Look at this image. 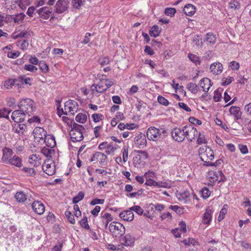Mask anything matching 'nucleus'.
<instances>
[{
    "label": "nucleus",
    "instance_id": "f257e3e1",
    "mask_svg": "<svg viewBox=\"0 0 251 251\" xmlns=\"http://www.w3.org/2000/svg\"><path fill=\"white\" fill-rule=\"evenodd\" d=\"M199 154L201 160L204 163V165L206 166H215L216 163L210 162L214 158V154L213 150L206 146L200 148Z\"/></svg>",
    "mask_w": 251,
    "mask_h": 251
},
{
    "label": "nucleus",
    "instance_id": "f03ea898",
    "mask_svg": "<svg viewBox=\"0 0 251 251\" xmlns=\"http://www.w3.org/2000/svg\"><path fill=\"white\" fill-rule=\"evenodd\" d=\"M78 104L76 101L73 100H69L65 103L64 109H59L57 107L58 115L60 117L61 115H74L78 110Z\"/></svg>",
    "mask_w": 251,
    "mask_h": 251
},
{
    "label": "nucleus",
    "instance_id": "7ed1b4c3",
    "mask_svg": "<svg viewBox=\"0 0 251 251\" xmlns=\"http://www.w3.org/2000/svg\"><path fill=\"white\" fill-rule=\"evenodd\" d=\"M166 136H167V132L163 128L160 129L154 126H151L149 127L147 131V136L150 140L156 141L160 139H163Z\"/></svg>",
    "mask_w": 251,
    "mask_h": 251
},
{
    "label": "nucleus",
    "instance_id": "20e7f679",
    "mask_svg": "<svg viewBox=\"0 0 251 251\" xmlns=\"http://www.w3.org/2000/svg\"><path fill=\"white\" fill-rule=\"evenodd\" d=\"M84 131L85 128L83 126L76 123L73 124L70 131V136L72 142H79L82 140L83 133Z\"/></svg>",
    "mask_w": 251,
    "mask_h": 251
},
{
    "label": "nucleus",
    "instance_id": "39448f33",
    "mask_svg": "<svg viewBox=\"0 0 251 251\" xmlns=\"http://www.w3.org/2000/svg\"><path fill=\"white\" fill-rule=\"evenodd\" d=\"M109 228L112 236L115 237H120L125 233V227L120 223L111 222L109 225Z\"/></svg>",
    "mask_w": 251,
    "mask_h": 251
},
{
    "label": "nucleus",
    "instance_id": "423d86ee",
    "mask_svg": "<svg viewBox=\"0 0 251 251\" xmlns=\"http://www.w3.org/2000/svg\"><path fill=\"white\" fill-rule=\"evenodd\" d=\"M19 107L22 111L28 115L31 114L35 109L34 101L29 99L22 100L19 104Z\"/></svg>",
    "mask_w": 251,
    "mask_h": 251
},
{
    "label": "nucleus",
    "instance_id": "0eeeda50",
    "mask_svg": "<svg viewBox=\"0 0 251 251\" xmlns=\"http://www.w3.org/2000/svg\"><path fill=\"white\" fill-rule=\"evenodd\" d=\"M33 133L34 138L37 142L47 143V132L43 128L40 127H35Z\"/></svg>",
    "mask_w": 251,
    "mask_h": 251
},
{
    "label": "nucleus",
    "instance_id": "6e6552de",
    "mask_svg": "<svg viewBox=\"0 0 251 251\" xmlns=\"http://www.w3.org/2000/svg\"><path fill=\"white\" fill-rule=\"evenodd\" d=\"M36 12L39 15L40 18L44 20H47L50 16V20L53 19L54 18L53 16L54 13H53L52 8L50 7H43L37 10Z\"/></svg>",
    "mask_w": 251,
    "mask_h": 251
},
{
    "label": "nucleus",
    "instance_id": "1a4fd4ad",
    "mask_svg": "<svg viewBox=\"0 0 251 251\" xmlns=\"http://www.w3.org/2000/svg\"><path fill=\"white\" fill-rule=\"evenodd\" d=\"M185 138L188 141H192L198 134L197 129L192 125H189L184 126Z\"/></svg>",
    "mask_w": 251,
    "mask_h": 251
},
{
    "label": "nucleus",
    "instance_id": "9d476101",
    "mask_svg": "<svg viewBox=\"0 0 251 251\" xmlns=\"http://www.w3.org/2000/svg\"><path fill=\"white\" fill-rule=\"evenodd\" d=\"M43 170L49 176H52L55 173V163L51 160H46L42 165Z\"/></svg>",
    "mask_w": 251,
    "mask_h": 251
},
{
    "label": "nucleus",
    "instance_id": "9b49d317",
    "mask_svg": "<svg viewBox=\"0 0 251 251\" xmlns=\"http://www.w3.org/2000/svg\"><path fill=\"white\" fill-rule=\"evenodd\" d=\"M171 134L174 140L177 142H181L185 139L184 127L182 129L180 128H174Z\"/></svg>",
    "mask_w": 251,
    "mask_h": 251
},
{
    "label": "nucleus",
    "instance_id": "f8f14e48",
    "mask_svg": "<svg viewBox=\"0 0 251 251\" xmlns=\"http://www.w3.org/2000/svg\"><path fill=\"white\" fill-rule=\"evenodd\" d=\"M100 219L101 222L100 225L102 227L106 228L110 222H111L113 218L112 216L107 212L102 211L100 213Z\"/></svg>",
    "mask_w": 251,
    "mask_h": 251
},
{
    "label": "nucleus",
    "instance_id": "ddd939ff",
    "mask_svg": "<svg viewBox=\"0 0 251 251\" xmlns=\"http://www.w3.org/2000/svg\"><path fill=\"white\" fill-rule=\"evenodd\" d=\"M69 0H59L55 4V12L61 14L66 11L68 8Z\"/></svg>",
    "mask_w": 251,
    "mask_h": 251
},
{
    "label": "nucleus",
    "instance_id": "4468645a",
    "mask_svg": "<svg viewBox=\"0 0 251 251\" xmlns=\"http://www.w3.org/2000/svg\"><path fill=\"white\" fill-rule=\"evenodd\" d=\"M25 115L26 114L20 109V110H16L12 112L11 118L16 123H21L25 120Z\"/></svg>",
    "mask_w": 251,
    "mask_h": 251
},
{
    "label": "nucleus",
    "instance_id": "2eb2a0df",
    "mask_svg": "<svg viewBox=\"0 0 251 251\" xmlns=\"http://www.w3.org/2000/svg\"><path fill=\"white\" fill-rule=\"evenodd\" d=\"M2 155L1 157V161L6 164L8 161L12 157L13 154V150L10 148L5 147L2 150Z\"/></svg>",
    "mask_w": 251,
    "mask_h": 251
},
{
    "label": "nucleus",
    "instance_id": "dca6fc26",
    "mask_svg": "<svg viewBox=\"0 0 251 251\" xmlns=\"http://www.w3.org/2000/svg\"><path fill=\"white\" fill-rule=\"evenodd\" d=\"M120 244L126 247H132L134 245L135 239L130 234H127L120 239Z\"/></svg>",
    "mask_w": 251,
    "mask_h": 251
},
{
    "label": "nucleus",
    "instance_id": "f3484780",
    "mask_svg": "<svg viewBox=\"0 0 251 251\" xmlns=\"http://www.w3.org/2000/svg\"><path fill=\"white\" fill-rule=\"evenodd\" d=\"M107 89L102 79H101L98 84H94L91 86V90L93 94L94 93V91H96L98 93H102Z\"/></svg>",
    "mask_w": 251,
    "mask_h": 251
},
{
    "label": "nucleus",
    "instance_id": "a211bd4d",
    "mask_svg": "<svg viewBox=\"0 0 251 251\" xmlns=\"http://www.w3.org/2000/svg\"><path fill=\"white\" fill-rule=\"evenodd\" d=\"M210 177L213 179V181H218V182H224L226 180V177L220 171L217 172H210Z\"/></svg>",
    "mask_w": 251,
    "mask_h": 251
},
{
    "label": "nucleus",
    "instance_id": "6ab92c4d",
    "mask_svg": "<svg viewBox=\"0 0 251 251\" xmlns=\"http://www.w3.org/2000/svg\"><path fill=\"white\" fill-rule=\"evenodd\" d=\"M33 211L39 215L43 214L45 211V206L41 201H34L32 204Z\"/></svg>",
    "mask_w": 251,
    "mask_h": 251
},
{
    "label": "nucleus",
    "instance_id": "aec40b11",
    "mask_svg": "<svg viewBox=\"0 0 251 251\" xmlns=\"http://www.w3.org/2000/svg\"><path fill=\"white\" fill-rule=\"evenodd\" d=\"M231 115L234 118L235 121H237L241 119L242 116V112L240 108L238 106H232L229 110Z\"/></svg>",
    "mask_w": 251,
    "mask_h": 251
},
{
    "label": "nucleus",
    "instance_id": "412c9836",
    "mask_svg": "<svg viewBox=\"0 0 251 251\" xmlns=\"http://www.w3.org/2000/svg\"><path fill=\"white\" fill-rule=\"evenodd\" d=\"M223 69V65L219 62L213 63L210 66V70L211 72L215 75L220 74L222 72Z\"/></svg>",
    "mask_w": 251,
    "mask_h": 251
},
{
    "label": "nucleus",
    "instance_id": "4be33fe9",
    "mask_svg": "<svg viewBox=\"0 0 251 251\" xmlns=\"http://www.w3.org/2000/svg\"><path fill=\"white\" fill-rule=\"evenodd\" d=\"M119 216L123 220L128 222L132 221L134 218V214L131 209L121 212Z\"/></svg>",
    "mask_w": 251,
    "mask_h": 251
},
{
    "label": "nucleus",
    "instance_id": "5701e85b",
    "mask_svg": "<svg viewBox=\"0 0 251 251\" xmlns=\"http://www.w3.org/2000/svg\"><path fill=\"white\" fill-rule=\"evenodd\" d=\"M29 35L30 34L27 31L16 29V31L12 33L11 37L13 39H17L18 38H27Z\"/></svg>",
    "mask_w": 251,
    "mask_h": 251
},
{
    "label": "nucleus",
    "instance_id": "b1692460",
    "mask_svg": "<svg viewBox=\"0 0 251 251\" xmlns=\"http://www.w3.org/2000/svg\"><path fill=\"white\" fill-rule=\"evenodd\" d=\"M200 85L203 89V91L207 92L212 86L210 79L208 78H203L200 82Z\"/></svg>",
    "mask_w": 251,
    "mask_h": 251
},
{
    "label": "nucleus",
    "instance_id": "393cba45",
    "mask_svg": "<svg viewBox=\"0 0 251 251\" xmlns=\"http://www.w3.org/2000/svg\"><path fill=\"white\" fill-rule=\"evenodd\" d=\"M6 164H8L18 168L23 166L22 159L17 155H14Z\"/></svg>",
    "mask_w": 251,
    "mask_h": 251
},
{
    "label": "nucleus",
    "instance_id": "a878e982",
    "mask_svg": "<svg viewBox=\"0 0 251 251\" xmlns=\"http://www.w3.org/2000/svg\"><path fill=\"white\" fill-rule=\"evenodd\" d=\"M212 211L211 209H206L202 217V223L205 225H209L211 221Z\"/></svg>",
    "mask_w": 251,
    "mask_h": 251
},
{
    "label": "nucleus",
    "instance_id": "bb28decb",
    "mask_svg": "<svg viewBox=\"0 0 251 251\" xmlns=\"http://www.w3.org/2000/svg\"><path fill=\"white\" fill-rule=\"evenodd\" d=\"M183 11L186 15L192 16L195 14L196 8L193 5L188 4L184 6Z\"/></svg>",
    "mask_w": 251,
    "mask_h": 251
},
{
    "label": "nucleus",
    "instance_id": "cd10ccee",
    "mask_svg": "<svg viewBox=\"0 0 251 251\" xmlns=\"http://www.w3.org/2000/svg\"><path fill=\"white\" fill-rule=\"evenodd\" d=\"M26 126L25 124H15L13 126L12 130L19 134H23L25 131Z\"/></svg>",
    "mask_w": 251,
    "mask_h": 251
},
{
    "label": "nucleus",
    "instance_id": "c85d7f7f",
    "mask_svg": "<svg viewBox=\"0 0 251 251\" xmlns=\"http://www.w3.org/2000/svg\"><path fill=\"white\" fill-rule=\"evenodd\" d=\"M15 198L17 201L23 202L27 199V196L23 191H19L16 193Z\"/></svg>",
    "mask_w": 251,
    "mask_h": 251
},
{
    "label": "nucleus",
    "instance_id": "c756f323",
    "mask_svg": "<svg viewBox=\"0 0 251 251\" xmlns=\"http://www.w3.org/2000/svg\"><path fill=\"white\" fill-rule=\"evenodd\" d=\"M98 161L100 165H105L107 162V157L104 153L100 152H97Z\"/></svg>",
    "mask_w": 251,
    "mask_h": 251
},
{
    "label": "nucleus",
    "instance_id": "7c9ffc66",
    "mask_svg": "<svg viewBox=\"0 0 251 251\" xmlns=\"http://www.w3.org/2000/svg\"><path fill=\"white\" fill-rule=\"evenodd\" d=\"M84 2L85 0H72L71 5L74 9H79Z\"/></svg>",
    "mask_w": 251,
    "mask_h": 251
},
{
    "label": "nucleus",
    "instance_id": "2f4dec72",
    "mask_svg": "<svg viewBox=\"0 0 251 251\" xmlns=\"http://www.w3.org/2000/svg\"><path fill=\"white\" fill-rule=\"evenodd\" d=\"M161 30L158 25H153L151 30L150 31V35L151 36L156 37L158 36L160 33Z\"/></svg>",
    "mask_w": 251,
    "mask_h": 251
},
{
    "label": "nucleus",
    "instance_id": "473e14b6",
    "mask_svg": "<svg viewBox=\"0 0 251 251\" xmlns=\"http://www.w3.org/2000/svg\"><path fill=\"white\" fill-rule=\"evenodd\" d=\"M17 45L21 50H25L27 49L29 43L27 40H21L17 42Z\"/></svg>",
    "mask_w": 251,
    "mask_h": 251
},
{
    "label": "nucleus",
    "instance_id": "72a5a7b5",
    "mask_svg": "<svg viewBox=\"0 0 251 251\" xmlns=\"http://www.w3.org/2000/svg\"><path fill=\"white\" fill-rule=\"evenodd\" d=\"M16 3L22 9L25 10L30 4L29 0H18Z\"/></svg>",
    "mask_w": 251,
    "mask_h": 251
},
{
    "label": "nucleus",
    "instance_id": "f704fd0d",
    "mask_svg": "<svg viewBox=\"0 0 251 251\" xmlns=\"http://www.w3.org/2000/svg\"><path fill=\"white\" fill-rule=\"evenodd\" d=\"M187 88L193 94H196L199 90V87L195 83L191 82L187 85Z\"/></svg>",
    "mask_w": 251,
    "mask_h": 251
},
{
    "label": "nucleus",
    "instance_id": "c9c22d12",
    "mask_svg": "<svg viewBox=\"0 0 251 251\" xmlns=\"http://www.w3.org/2000/svg\"><path fill=\"white\" fill-rule=\"evenodd\" d=\"M39 155L37 154H32L29 157L28 161L29 163L33 166L37 165V163L39 160Z\"/></svg>",
    "mask_w": 251,
    "mask_h": 251
},
{
    "label": "nucleus",
    "instance_id": "e433bc0d",
    "mask_svg": "<svg viewBox=\"0 0 251 251\" xmlns=\"http://www.w3.org/2000/svg\"><path fill=\"white\" fill-rule=\"evenodd\" d=\"M11 110L7 108H4L0 110V118H5L7 119H9V114Z\"/></svg>",
    "mask_w": 251,
    "mask_h": 251
},
{
    "label": "nucleus",
    "instance_id": "4c0bfd02",
    "mask_svg": "<svg viewBox=\"0 0 251 251\" xmlns=\"http://www.w3.org/2000/svg\"><path fill=\"white\" fill-rule=\"evenodd\" d=\"M216 40V36L211 32H209L206 34V41L211 44L215 43Z\"/></svg>",
    "mask_w": 251,
    "mask_h": 251
},
{
    "label": "nucleus",
    "instance_id": "58836bf2",
    "mask_svg": "<svg viewBox=\"0 0 251 251\" xmlns=\"http://www.w3.org/2000/svg\"><path fill=\"white\" fill-rule=\"evenodd\" d=\"M38 66L41 71L44 73H47L49 71L48 65L44 61H40L39 62Z\"/></svg>",
    "mask_w": 251,
    "mask_h": 251
},
{
    "label": "nucleus",
    "instance_id": "ea45409f",
    "mask_svg": "<svg viewBox=\"0 0 251 251\" xmlns=\"http://www.w3.org/2000/svg\"><path fill=\"white\" fill-rule=\"evenodd\" d=\"M75 120L79 123L83 124L87 121V115L82 113L78 114L75 117Z\"/></svg>",
    "mask_w": 251,
    "mask_h": 251
},
{
    "label": "nucleus",
    "instance_id": "a19ab883",
    "mask_svg": "<svg viewBox=\"0 0 251 251\" xmlns=\"http://www.w3.org/2000/svg\"><path fill=\"white\" fill-rule=\"evenodd\" d=\"M136 107L138 111L143 112L146 107V104L141 100H138L136 103Z\"/></svg>",
    "mask_w": 251,
    "mask_h": 251
},
{
    "label": "nucleus",
    "instance_id": "79ce46f5",
    "mask_svg": "<svg viewBox=\"0 0 251 251\" xmlns=\"http://www.w3.org/2000/svg\"><path fill=\"white\" fill-rule=\"evenodd\" d=\"M229 7L230 9L237 10L240 8V3L236 0H231L228 3Z\"/></svg>",
    "mask_w": 251,
    "mask_h": 251
},
{
    "label": "nucleus",
    "instance_id": "37998d69",
    "mask_svg": "<svg viewBox=\"0 0 251 251\" xmlns=\"http://www.w3.org/2000/svg\"><path fill=\"white\" fill-rule=\"evenodd\" d=\"M201 197L204 199H207L211 195V191L207 188L204 187L201 191Z\"/></svg>",
    "mask_w": 251,
    "mask_h": 251
},
{
    "label": "nucleus",
    "instance_id": "c03bdc74",
    "mask_svg": "<svg viewBox=\"0 0 251 251\" xmlns=\"http://www.w3.org/2000/svg\"><path fill=\"white\" fill-rule=\"evenodd\" d=\"M25 17V15L24 13H19L15 15L13 18V21L18 24L21 23L24 20Z\"/></svg>",
    "mask_w": 251,
    "mask_h": 251
},
{
    "label": "nucleus",
    "instance_id": "a18cd8bd",
    "mask_svg": "<svg viewBox=\"0 0 251 251\" xmlns=\"http://www.w3.org/2000/svg\"><path fill=\"white\" fill-rule=\"evenodd\" d=\"M24 69L31 73H35L38 70L36 66L31 64H25L24 67Z\"/></svg>",
    "mask_w": 251,
    "mask_h": 251
},
{
    "label": "nucleus",
    "instance_id": "49530a36",
    "mask_svg": "<svg viewBox=\"0 0 251 251\" xmlns=\"http://www.w3.org/2000/svg\"><path fill=\"white\" fill-rule=\"evenodd\" d=\"M47 143H46L47 146L50 148H53L55 145V141L53 137L50 136L47 137Z\"/></svg>",
    "mask_w": 251,
    "mask_h": 251
},
{
    "label": "nucleus",
    "instance_id": "de8ad7c7",
    "mask_svg": "<svg viewBox=\"0 0 251 251\" xmlns=\"http://www.w3.org/2000/svg\"><path fill=\"white\" fill-rule=\"evenodd\" d=\"M171 184L169 182H167L166 181H158L156 182V187L158 188L162 187L165 188H170Z\"/></svg>",
    "mask_w": 251,
    "mask_h": 251
},
{
    "label": "nucleus",
    "instance_id": "09e8293b",
    "mask_svg": "<svg viewBox=\"0 0 251 251\" xmlns=\"http://www.w3.org/2000/svg\"><path fill=\"white\" fill-rule=\"evenodd\" d=\"M189 59L195 64H200V61L199 60V58L196 55L190 53L188 54Z\"/></svg>",
    "mask_w": 251,
    "mask_h": 251
},
{
    "label": "nucleus",
    "instance_id": "8fccbe9b",
    "mask_svg": "<svg viewBox=\"0 0 251 251\" xmlns=\"http://www.w3.org/2000/svg\"><path fill=\"white\" fill-rule=\"evenodd\" d=\"M65 215L69 222L72 224L75 223V220L74 215L69 211H66L65 212Z\"/></svg>",
    "mask_w": 251,
    "mask_h": 251
},
{
    "label": "nucleus",
    "instance_id": "3c124183",
    "mask_svg": "<svg viewBox=\"0 0 251 251\" xmlns=\"http://www.w3.org/2000/svg\"><path fill=\"white\" fill-rule=\"evenodd\" d=\"M234 80L233 78L231 76H227L226 77H223L222 79V84L223 86H226L229 84Z\"/></svg>",
    "mask_w": 251,
    "mask_h": 251
},
{
    "label": "nucleus",
    "instance_id": "603ef678",
    "mask_svg": "<svg viewBox=\"0 0 251 251\" xmlns=\"http://www.w3.org/2000/svg\"><path fill=\"white\" fill-rule=\"evenodd\" d=\"M84 196V193L82 192H79L78 195L73 198V203L75 204L78 203L80 201L82 200L83 199Z\"/></svg>",
    "mask_w": 251,
    "mask_h": 251
},
{
    "label": "nucleus",
    "instance_id": "864d4df0",
    "mask_svg": "<svg viewBox=\"0 0 251 251\" xmlns=\"http://www.w3.org/2000/svg\"><path fill=\"white\" fill-rule=\"evenodd\" d=\"M53 152V150L44 147L41 150V152L46 157H50Z\"/></svg>",
    "mask_w": 251,
    "mask_h": 251
},
{
    "label": "nucleus",
    "instance_id": "5fc2aeb1",
    "mask_svg": "<svg viewBox=\"0 0 251 251\" xmlns=\"http://www.w3.org/2000/svg\"><path fill=\"white\" fill-rule=\"evenodd\" d=\"M222 98L221 92L219 90H216L214 91V94L213 96V100L215 102H219L221 100Z\"/></svg>",
    "mask_w": 251,
    "mask_h": 251
},
{
    "label": "nucleus",
    "instance_id": "6e6d98bb",
    "mask_svg": "<svg viewBox=\"0 0 251 251\" xmlns=\"http://www.w3.org/2000/svg\"><path fill=\"white\" fill-rule=\"evenodd\" d=\"M80 226L86 229H89L90 227L88 224L87 218L84 217L82 220L79 222Z\"/></svg>",
    "mask_w": 251,
    "mask_h": 251
},
{
    "label": "nucleus",
    "instance_id": "4d7b16f0",
    "mask_svg": "<svg viewBox=\"0 0 251 251\" xmlns=\"http://www.w3.org/2000/svg\"><path fill=\"white\" fill-rule=\"evenodd\" d=\"M92 119L95 123H98L104 118L103 115L101 114L95 113L92 116Z\"/></svg>",
    "mask_w": 251,
    "mask_h": 251
},
{
    "label": "nucleus",
    "instance_id": "13d9d810",
    "mask_svg": "<svg viewBox=\"0 0 251 251\" xmlns=\"http://www.w3.org/2000/svg\"><path fill=\"white\" fill-rule=\"evenodd\" d=\"M176 10L174 8H166L165 10V14L167 16L173 17L176 13Z\"/></svg>",
    "mask_w": 251,
    "mask_h": 251
},
{
    "label": "nucleus",
    "instance_id": "bf43d9fd",
    "mask_svg": "<svg viewBox=\"0 0 251 251\" xmlns=\"http://www.w3.org/2000/svg\"><path fill=\"white\" fill-rule=\"evenodd\" d=\"M130 209H131V211H133L140 215H141L144 211L143 209L138 205L133 206L130 208Z\"/></svg>",
    "mask_w": 251,
    "mask_h": 251
},
{
    "label": "nucleus",
    "instance_id": "052dcab7",
    "mask_svg": "<svg viewBox=\"0 0 251 251\" xmlns=\"http://www.w3.org/2000/svg\"><path fill=\"white\" fill-rule=\"evenodd\" d=\"M169 208L175 211L178 214H181L183 213V208L177 205H171Z\"/></svg>",
    "mask_w": 251,
    "mask_h": 251
},
{
    "label": "nucleus",
    "instance_id": "680f3d73",
    "mask_svg": "<svg viewBox=\"0 0 251 251\" xmlns=\"http://www.w3.org/2000/svg\"><path fill=\"white\" fill-rule=\"evenodd\" d=\"M229 67L233 70H238L240 67V64L238 62L232 61L229 63Z\"/></svg>",
    "mask_w": 251,
    "mask_h": 251
},
{
    "label": "nucleus",
    "instance_id": "e2e57ef3",
    "mask_svg": "<svg viewBox=\"0 0 251 251\" xmlns=\"http://www.w3.org/2000/svg\"><path fill=\"white\" fill-rule=\"evenodd\" d=\"M190 194L188 192H184L181 195V197L179 198L180 200H183L185 201V202H187L190 201Z\"/></svg>",
    "mask_w": 251,
    "mask_h": 251
},
{
    "label": "nucleus",
    "instance_id": "0e129e2a",
    "mask_svg": "<svg viewBox=\"0 0 251 251\" xmlns=\"http://www.w3.org/2000/svg\"><path fill=\"white\" fill-rule=\"evenodd\" d=\"M157 100L158 102L162 105L167 106L169 104L168 100L162 96H159L158 97Z\"/></svg>",
    "mask_w": 251,
    "mask_h": 251
},
{
    "label": "nucleus",
    "instance_id": "69168bd1",
    "mask_svg": "<svg viewBox=\"0 0 251 251\" xmlns=\"http://www.w3.org/2000/svg\"><path fill=\"white\" fill-rule=\"evenodd\" d=\"M99 63L101 66H105L109 63V59L107 57L100 58L99 60Z\"/></svg>",
    "mask_w": 251,
    "mask_h": 251
},
{
    "label": "nucleus",
    "instance_id": "338daca9",
    "mask_svg": "<svg viewBox=\"0 0 251 251\" xmlns=\"http://www.w3.org/2000/svg\"><path fill=\"white\" fill-rule=\"evenodd\" d=\"M23 171L30 176H33L35 174V170L33 168L24 167L23 168Z\"/></svg>",
    "mask_w": 251,
    "mask_h": 251
},
{
    "label": "nucleus",
    "instance_id": "774afa93",
    "mask_svg": "<svg viewBox=\"0 0 251 251\" xmlns=\"http://www.w3.org/2000/svg\"><path fill=\"white\" fill-rule=\"evenodd\" d=\"M20 54L19 51H10L8 53V56L11 58H16Z\"/></svg>",
    "mask_w": 251,
    "mask_h": 251
}]
</instances>
